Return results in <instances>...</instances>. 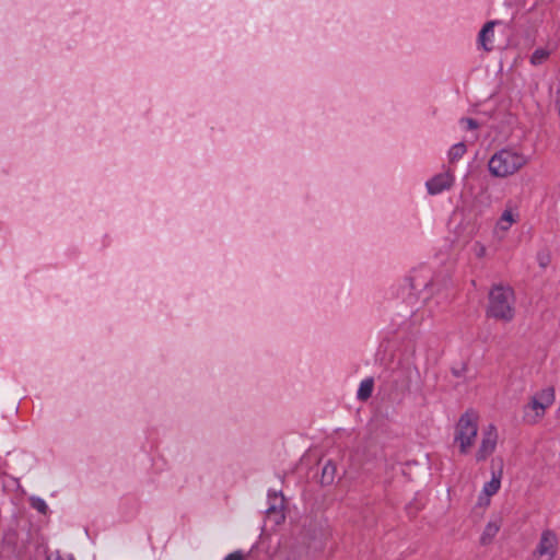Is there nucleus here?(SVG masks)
Returning <instances> with one entry per match:
<instances>
[{"instance_id":"nucleus-16","label":"nucleus","mask_w":560,"mask_h":560,"mask_svg":"<svg viewBox=\"0 0 560 560\" xmlns=\"http://www.w3.org/2000/svg\"><path fill=\"white\" fill-rule=\"evenodd\" d=\"M466 152L467 147L465 142H457L453 144L446 153L448 163L454 164L458 162L466 154Z\"/></svg>"},{"instance_id":"nucleus-9","label":"nucleus","mask_w":560,"mask_h":560,"mask_svg":"<svg viewBox=\"0 0 560 560\" xmlns=\"http://www.w3.org/2000/svg\"><path fill=\"white\" fill-rule=\"evenodd\" d=\"M558 550V535L551 529H545L533 552V560H555Z\"/></svg>"},{"instance_id":"nucleus-25","label":"nucleus","mask_w":560,"mask_h":560,"mask_svg":"<svg viewBox=\"0 0 560 560\" xmlns=\"http://www.w3.org/2000/svg\"><path fill=\"white\" fill-rule=\"evenodd\" d=\"M454 374L457 375V376L460 375V373L458 371H456V370H454Z\"/></svg>"},{"instance_id":"nucleus-20","label":"nucleus","mask_w":560,"mask_h":560,"mask_svg":"<svg viewBox=\"0 0 560 560\" xmlns=\"http://www.w3.org/2000/svg\"><path fill=\"white\" fill-rule=\"evenodd\" d=\"M471 253L477 257V258H483L487 254V247L485 244H482L481 242H475L472 245H471Z\"/></svg>"},{"instance_id":"nucleus-19","label":"nucleus","mask_w":560,"mask_h":560,"mask_svg":"<svg viewBox=\"0 0 560 560\" xmlns=\"http://www.w3.org/2000/svg\"><path fill=\"white\" fill-rule=\"evenodd\" d=\"M31 506L36 510L38 513L46 515L49 511V508L46 501L39 497L33 495L30 498Z\"/></svg>"},{"instance_id":"nucleus-13","label":"nucleus","mask_w":560,"mask_h":560,"mask_svg":"<svg viewBox=\"0 0 560 560\" xmlns=\"http://www.w3.org/2000/svg\"><path fill=\"white\" fill-rule=\"evenodd\" d=\"M500 527H501V521L499 518L490 520L487 523V525L480 536V542L482 545L490 544L493 540V538L497 536V534L499 533Z\"/></svg>"},{"instance_id":"nucleus-14","label":"nucleus","mask_w":560,"mask_h":560,"mask_svg":"<svg viewBox=\"0 0 560 560\" xmlns=\"http://www.w3.org/2000/svg\"><path fill=\"white\" fill-rule=\"evenodd\" d=\"M501 478H502L501 469L498 471H493L491 480L483 485L481 494L487 497V501H489V498L499 491V489L501 487Z\"/></svg>"},{"instance_id":"nucleus-17","label":"nucleus","mask_w":560,"mask_h":560,"mask_svg":"<svg viewBox=\"0 0 560 560\" xmlns=\"http://www.w3.org/2000/svg\"><path fill=\"white\" fill-rule=\"evenodd\" d=\"M551 49L546 47L536 48L529 57L532 66L537 67L545 63L551 55Z\"/></svg>"},{"instance_id":"nucleus-10","label":"nucleus","mask_w":560,"mask_h":560,"mask_svg":"<svg viewBox=\"0 0 560 560\" xmlns=\"http://www.w3.org/2000/svg\"><path fill=\"white\" fill-rule=\"evenodd\" d=\"M268 506L266 521L277 526L284 521V498L281 491L269 490L267 494Z\"/></svg>"},{"instance_id":"nucleus-11","label":"nucleus","mask_w":560,"mask_h":560,"mask_svg":"<svg viewBox=\"0 0 560 560\" xmlns=\"http://www.w3.org/2000/svg\"><path fill=\"white\" fill-rule=\"evenodd\" d=\"M497 443L498 430L494 424L490 423L482 430L481 442L476 453V459L482 462L489 457L495 451Z\"/></svg>"},{"instance_id":"nucleus-12","label":"nucleus","mask_w":560,"mask_h":560,"mask_svg":"<svg viewBox=\"0 0 560 560\" xmlns=\"http://www.w3.org/2000/svg\"><path fill=\"white\" fill-rule=\"evenodd\" d=\"M494 25L493 21L487 22L478 34V47L485 51H490L493 48Z\"/></svg>"},{"instance_id":"nucleus-2","label":"nucleus","mask_w":560,"mask_h":560,"mask_svg":"<svg viewBox=\"0 0 560 560\" xmlns=\"http://www.w3.org/2000/svg\"><path fill=\"white\" fill-rule=\"evenodd\" d=\"M487 315L502 323H510L515 317L514 290L504 284H494L489 292Z\"/></svg>"},{"instance_id":"nucleus-23","label":"nucleus","mask_w":560,"mask_h":560,"mask_svg":"<svg viewBox=\"0 0 560 560\" xmlns=\"http://www.w3.org/2000/svg\"><path fill=\"white\" fill-rule=\"evenodd\" d=\"M537 261H538L540 267L546 268L549 265L550 257L546 253H539L537 255Z\"/></svg>"},{"instance_id":"nucleus-18","label":"nucleus","mask_w":560,"mask_h":560,"mask_svg":"<svg viewBox=\"0 0 560 560\" xmlns=\"http://www.w3.org/2000/svg\"><path fill=\"white\" fill-rule=\"evenodd\" d=\"M336 465L334 463H331L330 460L327 462L324 467H323V470H322V483L323 485H330L331 482H334L335 480V476H336Z\"/></svg>"},{"instance_id":"nucleus-24","label":"nucleus","mask_w":560,"mask_h":560,"mask_svg":"<svg viewBox=\"0 0 560 560\" xmlns=\"http://www.w3.org/2000/svg\"><path fill=\"white\" fill-rule=\"evenodd\" d=\"M243 559H244V555L242 553V551H234V552L229 553L223 560H243Z\"/></svg>"},{"instance_id":"nucleus-1","label":"nucleus","mask_w":560,"mask_h":560,"mask_svg":"<svg viewBox=\"0 0 560 560\" xmlns=\"http://www.w3.org/2000/svg\"><path fill=\"white\" fill-rule=\"evenodd\" d=\"M408 281L411 295L417 300L409 316V324L410 326H419L434 315L440 304L439 294L445 283L427 265L413 268Z\"/></svg>"},{"instance_id":"nucleus-3","label":"nucleus","mask_w":560,"mask_h":560,"mask_svg":"<svg viewBox=\"0 0 560 560\" xmlns=\"http://www.w3.org/2000/svg\"><path fill=\"white\" fill-rule=\"evenodd\" d=\"M529 162V156L514 147L497 151L488 161L490 174L498 178L514 175Z\"/></svg>"},{"instance_id":"nucleus-15","label":"nucleus","mask_w":560,"mask_h":560,"mask_svg":"<svg viewBox=\"0 0 560 560\" xmlns=\"http://www.w3.org/2000/svg\"><path fill=\"white\" fill-rule=\"evenodd\" d=\"M374 388V380L373 377H366L360 382L359 388L357 390L358 400L365 401L368 400L373 393Z\"/></svg>"},{"instance_id":"nucleus-7","label":"nucleus","mask_w":560,"mask_h":560,"mask_svg":"<svg viewBox=\"0 0 560 560\" xmlns=\"http://www.w3.org/2000/svg\"><path fill=\"white\" fill-rule=\"evenodd\" d=\"M456 183L455 171L451 166H443L442 171L429 177L424 188L430 197L442 195L453 189Z\"/></svg>"},{"instance_id":"nucleus-22","label":"nucleus","mask_w":560,"mask_h":560,"mask_svg":"<svg viewBox=\"0 0 560 560\" xmlns=\"http://www.w3.org/2000/svg\"><path fill=\"white\" fill-rule=\"evenodd\" d=\"M460 125H462L463 129H465V130H475L478 128L477 121L472 118L460 119Z\"/></svg>"},{"instance_id":"nucleus-4","label":"nucleus","mask_w":560,"mask_h":560,"mask_svg":"<svg viewBox=\"0 0 560 560\" xmlns=\"http://www.w3.org/2000/svg\"><path fill=\"white\" fill-rule=\"evenodd\" d=\"M415 351L411 350L404 358H398L389 372L385 375V381L396 393H405L409 390L412 381L418 376V369L413 360Z\"/></svg>"},{"instance_id":"nucleus-8","label":"nucleus","mask_w":560,"mask_h":560,"mask_svg":"<svg viewBox=\"0 0 560 560\" xmlns=\"http://www.w3.org/2000/svg\"><path fill=\"white\" fill-rule=\"evenodd\" d=\"M520 219L521 211L518 203L513 200H508L502 213L493 226V236L498 240L504 238L513 224L517 223Z\"/></svg>"},{"instance_id":"nucleus-6","label":"nucleus","mask_w":560,"mask_h":560,"mask_svg":"<svg viewBox=\"0 0 560 560\" xmlns=\"http://www.w3.org/2000/svg\"><path fill=\"white\" fill-rule=\"evenodd\" d=\"M478 417L475 412L464 413L456 425L455 443L462 454H467L475 443L478 433Z\"/></svg>"},{"instance_id":"nucleus-5","label":"nucleus","mask_w":560,"mask_h":560,"mask_svg":"<svg viewBox=\"0 0 560 560\" xmlns=\"http://www.w3.org/2000/svg\"><path fill=\"white\" fill-rule=\"evenodd\" d=\"M556 394L552 386L535 392L523 407V421L527 424L539 422L548 408L555 402Z\"/></svg>"},{"instance_id":"nucleus-21","label":"nucleus","mask_w":560,"mask_h":560,"mask_svg":"<svg viewBox=\"0 0 560 560\" xmlns=\"http://www.w3.org/2000/svg\"><path fill=\"white\" fill-rule=\"evenodd\" d=\"M46 560H74L72 555L70 553H61L60 551L56 550L50 552Z\"/></svg>"}]
</instances>
